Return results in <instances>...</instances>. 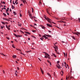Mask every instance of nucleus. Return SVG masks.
I'll return each instance as SVG.
<instances>
[{"label":"nucleus","instance_id":"nucleus-1","mask_svg":"<svg viewBox=\"0 0 80 80\" xmlns=\"http://www.w3.org/2000/svg\"><path fill=\"white\" fill-rule=\"evenodd\" d=\"M44 53H45V56L44 57L45 58H49V59H50V57H50V55H49L48 53H47L46 52H44Z\"/></svg>","mask_w":80,"mask_h":80},{"label":"nucleus","instance_id":"nucleus-2","mask_svg":"<svg viewBox=\"0 0 80 80\" xmlns=\"http://www.w3.org/2000/svg\"><path fill=\"white\" fill-rule=\"evenodd\" d=\"M45 18L46 20H47V21L48 22H49V23H52V20L48 18H47L46 17H45Z\"/></svg>","mask_w":80,"mask_h":80},{"label":"nucleus","instance_id":"nucleus-3","mask_svg":"<svg viewBox=\"0 0 80 80\" xmlns=\"http://www.w3.org/2000/svg\"><path fill=\"white\" fill-rule=\"evenodd\" d=\"M29 17H30V18L32 19L33 20V17L32 16V14H31L30 13H29Z\"/></svg>","mask_w":80,"mask_h":80},{"label":"nucleus","instance_id":"nucleus-4","mask_svg":"<svg viewBox=\"0 0 80 80\" xmlns=\"http://www.w3.org/2000/svg\"><path fill=\"white\" fill-rule=\"evenodd\" d=\"M14 36H15L16 37H22V35H17L15 34H14Z\"/></svg>","mask_w":80,"mask_h":80},{"label":"nucleus","instance_id":"nucleus-5","mask_svg":"<svg viewBox=\"0 0 80 80\" xmlns=\"http://www.w3.org/2000/svg\"><path fill=\"white\" fill-rule=\"evenodd\" d=\"M14 36H15L16 37H22V35H17L15 34H14Z\"/></svg>","mask_w":80,"mask_h":80},{"label":"nucleus","instance_id":"nucleus-6","mask_svg":"<svg viewBox=\"0 0 80 80\" xmlns=\"http://www.w3.org/2000/svg\"><path fill=\"white\" fill-rule=\"evenodd\" d=\"M68 78L69 80H71V79L72 80V79L73 78L72 77H71L70 78V76H69L68 77Z\"/></svg>","mask_w":80,"mask_h":80},{"label":"nucleus","instance_id":"nucleus-7","mask_svg":"<svg viewBox=\"0 0 80 80\" xmlns=\"http://www.w3.org/2000/svg\"><path fill=\"white\" fill-rule=\"evenodd\" d=\"M3 20H6V21H8V22H9V21H10V20L7 19L6 18H3Z\"/></svg>","mask_w":80,"mask_h":80},{"label":"nucleus","instance_id":"nucleus-8","mask_svg":"<svg viewBox=\"0 0 80 80\" xmlns=\"http://www.w3.org/2000/svg\"><path fill=\"white\" fill-rule=\"evenodd\" d=\"M56 66L57 67V68H58L59 69H60V68H61V66L60 65H56Z\"/></svg>","mask_w":80,"mask_h":80},{"label":"nucleus","instance_id":"nucleus-9","mask_svg":"<svg viewBox=\"0 0 80 80\" xmlns=\"http://www.w3.org/2000/svg\"><path fill=\"white\" fill-rule=\"evenodd\" d=\"M47 26H48V27H52V26L49 24H47Z\"/></svg>","mask_w":80,"mask_h":80},{"label":"nucleus","instance_id":"nucleus-10","mask_svg":"<svg viewBox=\"0 0 80 80\" xmlns=\"http://www.w3.org/2000/svg\"><path fill=\"white\" fill-rule=\"evenodd\" d=\"M44 35H45V36H46V37H51V36L50 35H47V34H45Z\"/></svg>","mask_w":80,"mask_h":80},{"label":"nucleus","instance_id":"nucleus-11","mask_svg":"<svg viewBox=\"0 0 80 80\" xmlns=\"http://www.w3.org/2000/svg\"><path fill=\"white\" fill-rule=\"evenodd\" d=\"M42 37H44V38H47V39H48V38L46 37V36L45 35H43V36H42Z\"/></svg>","mask_w":80,"mask_h":80},{"label":"nucleus","instance_id":"nucleus-12","mask_svg":"<svg viewBox=\"0 0 80 80\" xmlns=\"http://www.w3.org/2000/svg\"><path fill=\"white\" fill-rule=\"evenodd\" d=\"M41 27H42V29H45V27L42 25H41Z\"/></svg>","mask_w":80,"mask_h":80},{"label":"nucleus","instance_id":"nucleus-13","mask_svg":"<svg viewBox=\"0 0 80 80\" xmlns=\"http://www.w3.org/2000/svg\"><path fill=\"white\" fill-rule=\"evenodd\" d=\"M26 33H27V34H28V35H30V32H25Z\"/></svg>","mask_w":80,"mask_h":80},{"label":"nucleus","instance_id":"nucleus-14","mask_svg":"<svg viewBox=\"0 0 80 80\" xmlns=\"http://www.w3.org/2000/svg\"><path fill=\"white\" fill-rule=\"evenodd\" d=\"M3 15H4V17H7V14L5 13H3Z\"/></svg>","mask_w":80,"mask_h":80},{"label":"nucleus","instance_id":"nucleus-15","mask_svg":"<svg viewBox=\"0 0 80 80\" xmlns=\"http://www.w3.org/2000/svg\"><path fill=\"white\" fill-rule=\"evenodd\" d=\"M6 27L8 29V30H10V28H8L7 25H6Z\"/></svg>","mask_w":80,"mask_h":80},{"label":"nucleus","instance_id":"nucleus-16","mask_svg":"<svg viewBox=\"0 0 80 80\" xmlns=\"http://www.w3.org/2000/svg\"><path fill=\"white\" fill-rule=\"evenodd\" d=\"M39 5H42V2L41 1L39 2Z\"/></svg>","mask_w":80,"mask_h":80},{"label":"nucleus","instance_id":"nucleus-17","mask_svg":"<svg viewBox=\"0 0 80 80\" xmlns=\"http://www.w3.org/2000/svg\"><path fill=\"white\" fill-rule=\"evenodd\" d=\"M46 10L48 13V14H50V13H49V12H48V10L47 9Z\"/></svg>","mask_w":80,"mask_h":80},{"label":"nucleus","instance_id":"nucleus-18","mask_svg":"<svg viewBox=\"0 0 80 80\" xmlns=\"http://www.w3.org/2000/svg\"><path fill=\"white\" fill-rule=\"evenodd\" d=\"M1 23H2V24H3V25H5V22H1Z\"/></svg>","mask_w":80,"mask_h":80},{"label":"nucleus","instance_id":"nucleus-19","mask_svg":"<svg viewBox=\"0 0 80 80\" xmlns=\"http://www.w3.org/2000/svg\"><path fill=\"white\" fill-rule=\"evenodd\" d=\"M52 55L53 56H54V57H57V56H56V55H55V54L52 53Z\"/></svg>","mask_w":80,"mask_h":80},{"label":"nucleus","instance_id":"nucleus-20","mask_svg":"<svg viewBox=\"0 0 80 80\" xmlns=\"http://www.w3.org/2000/svg\"><path fill=\"white\" fill-rule=\"evenodd\" d=\"M55 47H54V48L55 49H58V47H57V46H56L55 45Z\"/></svg>","mask_w":80,"mask_h":80},{"label":"nucleus","instance_id":"nucleus-21","mask_svg":"<svg viewBox=\"0 0 80 80\" xmlns=\"http://www.w3.org/2000/svg\"><path fill=\"white\" fill-rule=\"evenodd\" d=\"M58 22H60L61 23H63V21H62L61 20L58 21Z\"/></svg>","mask_w":80,"mask_h":80},{"label":"nucleus","instance_id":"nucleus-22","mask_svg":"<svg viewBox=\"0 0 80 80\" xmlns=\"http://www.w3.org/2000/svg\"><path fill=\"white\" fill-rule=\"evenodd\" d=\"M16 55H13V56H12V57L13 58H16Z\"/></svg>","mask_w":80,"mask_h":80},{"label":"nucleus","instance_id":"nucleus-23","mask_svg":"<svg viewBox=\"0 0 80 80\" xmlns=\"http://www.w3.org/2000/svg\"><path fill=\"white\" fill-rule=\"evenodd\" d=\"M72 37L73 39V40H75V37L72 36Z\"/></svg>","mask_w":80,"mask_h":80},{"label":"nucleus","instance_id":"nucleus-24","mask_svg":"<svg viewBox=\"0 0 80 80\" xmlns=\"http://www.w3.org/2000/svg\"><path fill=\"white\" fill-rule=\"evenodd\" d=\"M47 74L49 76H50V77H51V75L49 73H48Z\"/></svg>","mask_w":80,"mask_h":80},{"label":"nucleus","instance_id":"nucleus-25","mask_svg":"<svg viewBox=\"0 0 80 80\" xmlns=\"http://www.w3.org/2000/svg\"><path fill=\"white\" fill-rule=\"evenodd\" d=\"M13 13H14V15H17V13H16V12H13Z\"/></svg>","mask_w":80,"mask_h":80},{"label":"nucleus","instance_id":"nucleus-26","mask_svg":"<svg viewBox=\"0 0 80 80\" xmlns=\"http://www.w3.org/2000/svg\"><path fill=\"white\" fill-rule=\"evenodd\" d=\"M0 54L2 55H3L4 57H5V55H4L3 53H0Z\"/></svg>","mask_w":80,"mask_h":80},{"label":"nucleus","instance_id":"nucleus-27","mask_svg":"<svg viewBox=\"0 0 80 80\" xmlns=\"http://www.w3.org/2000/svg\"><path fill=\"white\" fill-rule=\"evenodd\" d=\"M15 8H14V7L12 5V9H13Z\"/></svg>","mask_w":80,"mask_h":80},{"label":"nucleus","instance_id":"nucleus-28","mask_svg":"<svg viewBox=\"0 0 80 80\" xmlns=\"http://www.w3.org/2000/svg\"><path fill=\"white\" fill-rule=\"evenodd\" d=\"M31 37H33V38H35V36H33V35H32V36H31Z\"/></svg>","mask_w":80,"mask_h":80},{"label":"nucleus","instance_id":"nucleus-29","mask_svg":"<svg viewBox=\"0 0 80 80\" xmlns=\"http://www.w3.org/2000/svg\"><path fill=\"white\" fill-rule=\"evenodd\" d=\"M41 72L42 74H43V70H41Z\"/></svg>","mask_w":80,"mask_h":80},{"label":"nucleus","instance_id":"nucleus-30","mask_svg":"<svg viewBox=\"0 0 80 80\" xmlns=\"http://www.w3.org/2000/svg\"><path fill=\"white\" fill-rule=\"evenodd\" d=\"M32 12L33 13V9L32 8Z\"/></svg>","mask_w":80,"mask_h":80},{"label":"nucleus","instance_id":"nucleus-31","mask_svg":"<svg viewBox=\"0 0 80 80\" xmlns=\"http://www.w3.org/2000/svg\"><path fill=\"white\" fill-rule=\"evenodd\" d=\"M20 32L22 33H24V32H23V31H22V30H20Z\"/></svg>","mask_w":80,"mask_h":80},{"label":"nucleus","instance_id":"nucleus-32","mask_svg":"<svg viewBox=\"0 0 80 80\" xmlns=\"http://www.w3.org/2000/svg\"><path fill=\"white\" fill-rule=\"evenodd\" d=\"M22 2L23 3H25V2H26V1H23V0L22 1Z\"/></svg>","mask_w":80,"mask_h":80},{"label":"nucleus","instance_id":"nucleus-33","mask_svg":"<svg viewBox=\"0 0 80 80\" xmlns=\"http://www.w3.org/2000/svg\"><path fill=\"white\" fill-rule=\"evenodd\" d=\"M1 29H3V27L2 26H1Z\"/></svg>","mask_w":80,"mask_h":80},{"label":"nucleus","instance_id":"nucleus-34","mask_svg":"<svg viewBox=\"0 0 80 80\" xmlns=\"http://www.w3.org/2000/svg\"><path fill=\"white\" fill-rule=\"evenodd\" d=\"M12 47L13 48H15V47L14 46V45H12Z\"/></svg>","mask_w":80,"mask_h":80},{"label":"nucleus","instance_id":"nucleus-35","mask_svg":"<svg viewBox=\"0 0 80 80\" xmlns=\"http://www.w3.org/2000/svg\"><path fill=\"white\" fill-rule=\"evenodd\" d=\"M32 32H36V30H32Z\"/></svg>","mask_w":80,"mask_h":80},{"label":"nucleus","instance_id":"nucleus-36","mask_svg":"<svg viewBox=\"0 0 80 80\" xmlns=\"http://www.w3.org/2000/svg\"><path fill=\"white\" fill-rule=\"evenodd\" d=\"M12 3H13V4H14V5H15V3H14V1H13Z\"/></svg>","mask_w":80,"mask_h":80},{"label":"nucleus","instance_id":"nucleus-37","mask_svg":"<svg viewBox=\"0 0 80 80\" xmlns=\"http://www.w3.org/2000/svg\"><path fill=\"white\" fill-rule=\"evenodd\" d=\"M64 55V57H65V53H63Z\"/></svg>","mask_w":80,"mask_h":80},{"label":"nucleus","instance_id":"nucleus-38","mask_svg":"<svg viewBox=\"0 0 80 80\" xmlns=\"http://www.w3.org/2000/svg\"><path fill=\"white\" fill-rule=\"evenodd\" d=\"M17 69L19 70H20V68L19 67H17Z\"/></svg>","mask_w":80,"mask_h":80},{"label":"nucleus","instance_id":"nucleus-39","mask_svg":"<svg viewBox=\"0 0 80 80\" xmlns=\"http://www.w3.org/2000/svg\"><path fill=\"white\" fill-rule=\"evenodd\" d=\"M58 2H60L62 1L61 0H57Z\"/></svg>","mask_w":80,"mask_h":80},{"label":"nucleus","instance_id":"nucleus-40","mask_svg":"<svg viewBox=\"0 0 80 80\" xmlns=\"http://www.w3.org/2000/svg\"><path fill=\"white\" fill-rule=\"evenodd\" d=\"M57 54H58V55H60V53H59V52H57Z\"/></svg>","mask_w":80,"mask_h":80},{"label":"nucleus","instance_id":"nucleus-41","mask_svg":"<svg viewBox=\"0 0 80 80\" xmlns=\"http://www.w3.org/2000/svg\"><path fill=\"white\" fill-rule=\"evenodd\" d=\"M54 76H55V72H54Z\"/></svg>","mask_w":80,"mask_h":80},{"label":"nucleus","instance_id":"nucleus-42","mask_svg":"<svg viewBox=\"0 0 80 80\" xmlns=\"http://www.w3.org/2000/svg\"><path fill=\"white\" fill-rule=\"evenodd\" d=\"M18 25L19 26H20V27H21V25H22V24H18Z\"/></svg>","mask_w":80,"mask_h":80},{"label":"nucleus","instance_id":"nucleus-43","mask_svg":"<svg viewBox=\"0 0 80 80\" xmlns=\"http://www.w3.org/2000/svg\"><path fill=\"white\" fill-rule=\"evenodd\" d=\"M61 72H62V74H63V71H62H62H61Z\"/></svg>","mask_w":80,"mask_h":80},{"label":"nucleus","instance_id":"nucleus-44","mask_svg":"<svg viewBox=\"0 0 80 80\" xmlns=\"http://www.w3.org/2000/svg\"><path fill=\"white\" fill-rule=\"evenodd\" d=\"M78 21H79V22H80V18H78Z\"/></svg>","mask_w":80,"mask_h":80},{"label":"nucleus","instance_id":"nucleus-45","mask_svg":"<svg viewBox=\"0 0 80 80\" xmlns=\"http://www.w3.org/2000/svg\"><path fill=\"white\" fill-rule=\"evenodd\" d=\"M40 39L41 40H42L43 41V39H42V38H40Z\"/></svg>","mask_w":80,"mask_h":80},{"label":"nucleus","instance_id":"nucleus-46","mask_svg":"<svg viewBox=\"0 0 80 80\" xmlns=\"http://www.w3.org/2000/svg\"><path fill=\"white\" fill-rule=\"evenodd\" d=\"M63 23H64V24H65V23H66V22H63Z\"/></svg>","mask_w":80,"mask_h":80},{"label":"nucleus","instance_id":"nucleus-47","mask_svg":"<svg viewBox=\"0 0 80 80\" xmlns=\"http://www.w3.org/2000/svg\"><path fill=\"white\" fill-rule=\"evenodd\" d=\"M17 0H16V1H15V3H17Z\"/></svg>","mask_w":80,"mask_h":80},{"label":"nucleus","instance_id":"nucleus-48","mask_svg":"<svg viewBox=\"0 0 80 80\" xmlns=\"http://www.w3.org/2000/svg\"><path fill=\"white\" fill-rule=\"evenodd\" d=\"M24 35H25V36H27L28 35L27 34H24Z\"/></svg>","mask_w":80,"mask_h":80},{"label":"nucleus","instance_id":"nucleus-49","mask_svg":"<svg viewBox=\"0 0 80 80\" xmlns=\"http://www.w3.org/2000/svg\"><path fill=\"white\" fill-rule=\"evenodd\" d=\"M20 16L21 17L22 16V14H20Z\"/></svg>","mask_w":80,"mask_h":80},{"label":"nucleus","instance_id":"nucleus-50","mask_svg":"<svg viewBox=\"0 0 80 80\" xmlns=\"http://www.w3.org/2000/svg\"><path fill=\"white\" fill-rule=\"evenodd\" d=\"M55 52H57V49H55Z\"/></svg>","mask_w":80,"mask_h":80},{"label":"nucleus","instance_id":"nucleus-51","mask_svg":"<svg viewBox=\"0 0 80 80\" xmlns=\"http://www.w3.org/2000/svg\"><path fill=\"white\" fill-rule=\"evenodd\" d=\"M9 10L7 9H6V12H8Z\"/></svg>","mask_w":80,"mask_h":80},{"label":"nucleus","instance_id":"nucleus-52","mask_svg":"<svg viewBox=\"0 0 80 80\" xmlns=\"http://www.w3.org/2000/svg\"><path fill=\"white\" fill-rule=\"evenodd\" d=\"M52 23H54V24H56V23H55L53 22H52Z\"/></svg>","mask_w":80,"mask_h":80},{"label":"nucleus","instance_id":"nucleus-53","mask_svg":"<svg viewBox=\"0 0 80 80\" xmlns=\"http://www.w3.org/2000/svg\"><path fill=\"white\" fill-rule=\"evenodd\" d=\"M15 74L16 75V76H17V73H15Z\"/></svg>","mask_w":80,"mask_h":80},{"label":"nucleus","instance_id":"nucleus-54","mask_svg":"<svg viewBox=\"0 0 80 80\" xmlns=\"http://www.w3.org/2000/svg\"><path fill=\"white\" fill-rule=\"evenodd\" d=\"M48 63H50V61H49L48 60Z\"/></svg>","mask_w":80,"mask_h":80},{"label":"nucleus","instance_id":"nucleus-55","mask_svg":"<svg viewBox=\"0 0 80 80\" xmlns=\"http://www.w3.org/2000/svg\"><path fill=\"white\" fill-rule=\"evenodd\" d=\"M5 23H6V24H8V22H5Z\"/></svg>","mask_w":80,"mask_h":80},{"label":"nucleus","instance_id":"nucleus-56","mask_svg":"<svg viewBox=\"0 0 80 80\" xmlns=\"http://www.w3.org/2000/svg\"><path fill=\"white\" fill-rule=\"evenodd\" d=\"M7 15H10V14H9V13H7Z\"/></svg>","mask_w":80,"mask_h":80},{"label":"nucleus","instance_id":"nucleus-57","mask_svg":"<svg viewBox=\"0 0 80 80\" xmlns=\"http://www.w3.org/2000/svg\"><path fill=\"white\" fill-rule=\"evenodd\" d=\"M57 63H60V62L59 61H58L57 62Z\"/></svg>","mask_w":80,"mask_h":80},{"label":"nucleus","instance_id":"nucleus-58","mask_svg":"<svg viewBox=\"0 0 80 80\" xmlns=\"http://www.w3.org/2000/svg\"><path fill=\"white\" fill-rule=\"evenodd\" d=\"M38 60H40V61H41V59H40V58H38Z\"/></svg>","mask_w":80,"mask_h":80},{"label":"nucleus","instance_id":"nucleus-59","mask_svg":"<svg viewBox=\"0 0 80 80\" xmlns=\"http://www.w3.org/2000/svg\"><path fill=\"white\" fill-rule=\"evenodd\" d=\"M18 50H19V51H20V52H21V50H20V49H18Z\"/></svg>","mask_w":80,"mask_h":80},{"label":"nucleus","instance_id":"nucleus-60","mask_svg":"<svg viewBox=\"0 0 80 80\" xmlns=\"http://www.w3.org/2000/svg\"><path fill=\"white\" fill-rule=\"evenodd\" d=\"M7 38V39H8V40H9V38H8V37Z\"/></svg>","mask_w":80,"mask_h":80},{"label":"nucleus","instance_id":"nucleus-61","mask_svg":"<svg viewBox=\"0 0 80 80\" xmlns=\"http://www.w3.org/2000/svg\"><path fill=\"white\" fill-rule=\"evenodd\" d=\"M64 64L65 65H66V62H64Z\"/></svg>","mask_w":80,"mask_h":80},{"label":"nucleus","instance_id":"nucleus-62","mask_svg":"<svg viewBox=\"0 0 80 80\" xmlns=\"http://www.w3.org/2000/svg\"><path fill=\"white\" fill-rule=\"evenodd\" d=\"M56 27H57V28H59V29H60V28H59V27L56 26Z\"/></svg>","mask_w":80,"mask_h":80},{"label":"nucleus","instance_id":"nucleus-63","mask_svg":"<svg viewBox=\"0 0 80 80\" xmlns=\"http://www.w3.org/2000/svg\"><path fill=\"white\" fill-rule=\"evenodd\" d=\"M3 3L4 4H5V2H3Z\"/></svg>","mask_w":80,"mask_h":80},{"label":"nucleus","instance_id":"nucleus-64","mask_svg":"<svg viewBox=\"0 0 80 80\" xmlns=\"http://www.w3.org/2000/svg\"><path fill=\"white\" fill-rule=\"evenodd\" d=\"M3 72L4 73H5V71H3Z\"/></svg>","mask_w":80,"mask_h":80}]
</instances>
